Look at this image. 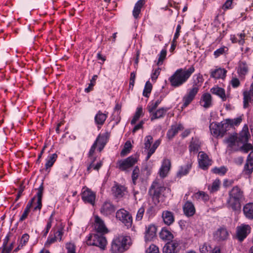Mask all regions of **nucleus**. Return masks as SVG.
<instances>
[{"label":"nucleus","mask_w":253,"mask_h":253,"mask_svg":"<svg viewBox=\"0 0 253 253\" xmlns=\"http://www.w3.org/2000/svg\"><path fill=\"white\" fill-rule=\"evenodd\" d=\"M204 102L203 105H202L204 108H208L212 105V97L210 93L206 92L203 94L201 96L200 103Z\"/></svg>","instance_id":"obj_33"},{"label":"nucleus","mask_w":253,"mask_h":253,"mask_svg":"<svg viewBox=\"0 0 253 253\" xmlns=\"http://www.w3.org/2000/svg\"><path fill=\"white\" fill-rule=\"evenodd\" d=\"M162 217L164 223L168 226L171 225L174 221L173 213L169 211L163 212Z\"/></svg>","instance_id":"obj_32"},{"label":"nucleus","mask_w":253,"mask_h":253,"mask_svg":"<svg viewBox=\"0 0 253 253\" xmlns=\"http://www.w3.org/2000/svg\"><path fill=\"white\" fill-rule=\"evenodd\" d=\"M167 53V49L165 48L161 50L160 54L158 55L159 58L157 63V65L160 66L163 64L164 60L166 58Z\"/></svg>","instance_id":"obj_45"},{"label":"nucleus","mask_w":253,"mask_h":253,"mask_svg":"<svg viewBox=\"0 0 253 253\" xmlns=\"http://www.w3.org/2000/svg\"><path fill=\"white\" fill-rule=\"evenodd\" d=\"M170 109V107H161L158 109L156 112H153L152 115L151 117V121H153L156 119L163 118L166 115L167 112Z\"/></svg>","instance_id":"obj_30"},{"label":"nucleus","mask_w":253,"mask_h":253,"mask_svg":"<svg viewBox=\"0 0 253 253\" xmlns=\"http://www.w3.org/2000/svg\"><path fill=\"white\" fill-rule=\"evenodd\" d=\"M57 158L58 155L56 153L52 154H49L46 159V163L44 168L40 169V171L41 172L45 171L48 174L50 171L51 168L53 166Z\"/></svg>","instance_id":"obj_16"},{"label":"nucleus","mask_w":253,"mask_h":253,"mask_svg":"<svg viewBox=\"0 0 253 253\" xmlns=\"http://www.w3.org/2000/svg\"><path fill=\"white\" fill-rule=\"evenodd\" d=\"M243 213L246 218L249 219H253V202H249L243 207Z\"/></svg>","instance_id":"obj_28"},{"label":"nucleus","mask_w":253,"mask_h":253,"mask_svg":"<svg viewBox=\"0 0 253 253\" xmlns=\"http://www.w3.org/2000/svg\"><path fill=\"white\" fill-rule=\"evenodd\" d=\"M200 148L201 144L199 143V139L197 137H195V139H194V138L192 137V140L189 145V149L190 152L197 153Z\"/></svg>","instance_id":"obj_35"},{"label":"nucleus","mask_w":253,"mask_h":253,"mask_svg":"<svg viewBox=\"0 0 253 253\" xmlns=\"http://www.w3.org/2000/svg\"><path fill=\"white\" fill-rule=\"evenodd\" d=\"M166 190L170 194L171 192L170 188L162 185L158 180L155 179L152 182L149 189L148 194L155 206L160 203V198L162 194L164 197H166L164 193V191Z\"/></svg>","instance_id":"obj_5"},{"label":"nucleus","mask_w":253,"mask_h":253,"mask_svg":"<svg viewBox=\"0 0 253 253\" xmlns=\"http://www.w3.org/2000/svg\"><path fill=\"white\" fill-rule=\"evenodd\" d=\"M128 238L123 235L114 237L111 244V253H123L128 250L130 246L129 243L127 242Z\"/></svg>","instance_id":"obj_6"},{"label":"nucleus","mask_w":253,"mask_h":253,"mask_svg":"<svg viewBox=\"0 0 253 253\" xmlns=\"http://www.w3.org/2000/svg\"><path fill=\"white\" fill-rule=\"evenodd\" d=\"M183 211L184 214L187 217H190L194 215L196 212L195 207L192 202L187 201L183 207Z\"/></svg>","instance_id":"obj_22"},{"label":"nucleus","mask_w":253,"mask_h":253,"mask_svg":"<svg viewBox=\"0 0 253 253\" xmlns=\"http://www.w3.org/2000/svg\"><path fill=\"white\" fill-rule=\"evenodd\" d=\"M251 135L249 131L248 126L247 124L244 125L242 130L239 132V136H237L238 142H248Z\"/></svg>","instance_id":"obj_19"},{"label":"nucleus","mask_w":253,"mask_h":253,"mask_svg":"<svg viewBox=\"0 0 253 253\" xmlns=\"http://www.w3.org/2000/svg\"><path fill=\"white\" fill-rule=\"evenodd\" d=\"M145 148L146 149H150L151 143H152L153 137L151 135L146 136L145 139Z\"/></svg>","instance_id":"obj_57"},{"label":"nucleus","mask_w":253,"mask_h":253,"mask_svg":"<svg viewBox=\"0 0 253 253\" xmlns=\"http://www.w3.org/2000/svg\"><path fill=\"white\" fill-rule=\"evenodd\" d=\"M192 163L191 161H188L185 166H181L177 172L175 178H181L182 176L187 175L192 168ZM176 178H175V181Z\"/></svg>","instance_id":"obj_25"},{"label":"nucleus","mask_w":253,"mask_h":253,"mask_svg":"<svg viewBox=\"0 0 253 253\" xmlns=\"http://www.w3.org/2000/svg\"><path fill=\"white\" fill-rule=\"evenodd\" d=\"M86 238V244L88 246L98 247L103 250H104L106 247L107 240L104 234L90 233Z\"/></svg>","instance_id":"obj_7"},{"label":"nucleus","mask_w":253,"mask_h":253,"mask_svg":"<svg viewBox=\"0 0 253 253\" xmlns=\"http://www.w3.org/2000/svg\"><path fill=\"white\" fill-rule=\"evenodd\" d=\"M81 195L82 199L84 203L90 204L92 206L95 205L96 194L90 189L86 186L83 187Z\"/></svg>","instance_id":"obj_11"},{"label":"nucleus","mask_w":253,"mask_h":253,"mask_svg":"<svg viewBox=\"0 0 253 253\" xmlns=\"http://www.w3.org/2000/svg\"><path fill=\"white\" fill-rule=\"evenodd\" d=\"M116 217L121 221L127 229L130 228L132 224V217L130 212L124 209L118 210L116 213Z\"/></svg>","instance_id":"obj_8"},{"label":"nucleus","mask_w":253,"mask_h":253,"mask_svg":"<svg viewBox=\"0 0 253 253\" xmlns=\"http://www.w3.org/2000/svg\"><path fill=\"white\" fill-rule=\"evenodd\" d=\"M144 115V112L143 111V107L142 106H139L136 108V110L135 114L131 120L130 123L131 124L134 125L136 122L141 117H143Z\"/></svg>","instance_id":"obj_36"},{"label":"nucleus","mask_w":253,"mask_h":253,"mask_svg":"<svg viewBox=\"0 0 253 253\" xmlns=\"http://www.w3.org/2000/svg\"><path fill=\"white\" fill-rule=\"evenodd\" d=\"M227 48L226 47L223 46L217 49L214 52V55L215 58L219 57L220 55L223 54L225 52V49Z\"/></svg>","instance_id":"obj_62"},{"label":"nucleus","mask_w":253,"mask_h":253,"mask_svg":"<svg viewBox=\"0 0 253 253\" xmlns=\"http://www.w3.org/2000/svg\"><path fill=\"white\" fill-rule=\"evenodd\" d=\"M220 24V21L219 19V14H218L215 16L213 21L211 23V25L212 26L213 28H217V31L218 28L219 27Z\"/></svg>","instance_id":"obj_61"},{"label":"nucleus","mask_w":253,"mask_h":253,"mask_svg":"<svg viewBox=\"0 0 253 253\" xmlns=\"http://www.w3.org/2000/svg\"><path fill=\"white\" fill-rule=\"evenodd\" d=\"M199 90V88L193 85L192 88H190L188 90L187 93L182 98L183 104L181 107L182 111L187 107L194 99Z\"/></svg>","instance_id":"obj_12"},{"label":"nucleus","mask_w":253,"mask_h":253,"mask_svg":"<svg viewBox=\"0 0 253 253\" xmlns=\"http://www.w3.org/2000/svg\"><path fill=\"white\" fill-rule=\"evenodd\" d=\"M146 252L148 253H160L158 247L154 244L151 245Z\"/></svg>","instance_id":"obj_58"},{"label":"nucleus","mask_w":253,"mask_h":253,"mask_svg":"<svg viewBox=\"0 0 253 253\" xmlns=\"http://www.w3.org/2000/svg\"><path fill=\"white\" fill-rule=\"evenodd\" d=\"M210 91L212 94L219 97L222 101H225L226 100L227 97L226 96L225 89L223 88L216 85L212 87L210 89Z\"/></svg>","instance_id":"obj_26"},{"label":"nucleus","mask_w":253,"mask_h":253,"mask_svg":"<svg viewBox=\"0 0 253 253\" xmlns=\"http://www.w3.org/2000/svg\"><path fill=\"white\" fill-rule=\"evenodd\" d=\"M121 113H113L112 115V120L115 121V123L114 125V126H116L118 125L121 120V117L120 115Z\"/></svg>","instance_id":"obj_55"},{"label":"nucleus","mask_w":253,"mask_h":253,"mask_svg":"<svg viewBox=\"0 0 253 253\" xmlns=\"http://www.w3.org/2000/svg\"><path fill=\"white\" fill-rule=\"evenodd\" d=\"M157 229L158 226L154 223L145 225V230L144 233L145 242L152 241L156 238Z\"/></svg>","instance_id":"obj_13"},{"label":"nucleus","mask_w":253,"mask_h":253,"mask_svg":"<svg viewBox=\"0 0 253 253\" xmlns=\"http://www.w3.org/2000/svg\"><path fill=\"white\" fill-rule=\"evenodd\" d=\"M170 161L167 159H164L159 170L160 175L163 178L166 177L170 169Z\"/></svg>","instance_id":"obj_23"},{"label":"nucleus","mask_w":253,"mask_h":253,"mask_svg":"<svg viewBox=\"0 0 253 253\" xmlns=\"http://www.w3.org/2000/svg\"><path fill=\"white\" fill-rule=\"evenodd\" d=\"M220 181L219 179H216L212 183L211 186H209L208 189L211 193H214L219 190L220 188Z\"/></svg>","instance_id":"obj_42"},{"label":"nucleus","mask_w":253,"mask_h":253,"mask_svg":"<svg viewBox=\"0 0 253 253\" xmlns=\"http://www.w3.org/2000/svg\"><path fill=\"white\" fill-rule=\"evenodd\" d=\"M98 78L97 75H94L90 81L88 86L84 89V91L86 93H89L93 90V87L96 84V81Z\"/></svg>","instance_id":"obj_43"},{"label":"nucleus","mask_w":253,"mask_h":253,"mask_svg":"<svg viewBox=\"0 0 253 253\" xmlns=\"http://www.w3.org/2000/svg\"><path fill=\"white\" fill-rule=\"evenodd\" d=\"M242 121V116H240L235 119H227L228 124H230V127L234 126H238Z\"/></svg>","instance_id":"obj_48"},{"label":"nucleus","mask_w":253,"mask_h":253,"mask_svg":"<svg viewBox=\"0 0 253 253\" xmlns=\"http://www.w3.org/2000/svg\"><path fill=\"white\" fill-rule=\"evenodd\" d=\"M96 58L98 60H100V61L98 62L100 65H102L104 62L106 60V57L105 55H103L101 53V51H99L98 52L96 55Z\"/></svg>","instance_id":"obj_60"},{"label":"nucleus","mask_w":253,"mask_h":253,"mask_svg":"<svg viewBox=\"0 0 253 253\" xmlns=\"http://www.w3.org/2000/svg\"><path fill=\"white\" fill-rule=\"evenodd\" d=\"M249 69L245 61H239L237 68V73L240 77H244L248 73Z\"/></svg>","instance_id":"obj_27"},{"label":"nucleus","mask_w":253,"mask_h":253,"mask_svg":"<svg viewBox=\"0 0 253 253\" xmlns=\"http://www.w3.org/2000/svg\"><path fill=\"white\" fill-rule=\"evenodd\" d=\"M243 145L240 147V149L244 153H248L249 151L251 150V153L253 154V145L248 142H243ZM253 154L252 155L253 156Z\"/></svg>","instance_id":"obj_46"},{"label":"nucleus","mask_w":253,"mask_h":253,"mask_svg":"<svg viewBox=\"0 0 253 253\" xmlns=\"http://www.w3.org/2000/svg\"><path fill=\"white\" fill-rule=\"evenodd\" d=\"M146 214L148 218L153 217L156 214L155 208L153 206H150L146 210Z\"/></svg>","instance_id":"obj_51"},{"label":"nucleus","mask_w":253,"mask_h":253,"mask_svg":"<svg viewBox=\"0 0 253 253\" xmlns=\"http://www.w3.org/2000/svg\"><path fill=\"white\" fill-rule=\"evenodd\" d=\"M230 84L233 88H237L240 85V82L237 78H232L230 81Z\"/></svg>","instance_id":"obj_64"},{"label":"nucleus","mask_w":253,"mask_h":253,"mask_svg":"<svg viewBox=\"0 0 253 253\" xmlns=\"http://www.w3.org/2000/svg\"><path fill=\"white\" fill-rule=\"evenodd\" d=\"M44 183L42 180L39 187L35 190H38L37 194L31 198L26 205L25 209L31 211V209L32 212L31 213L30 217H32L35 211H38L40 213L42 207V200L44 192Z\"/></svg>","instance_id":"obj_3"},{"label":"nucleus","mask_w":253,"mask_h":253,"mask_svg":"<svg viewBox=\"0 0 253 253\" xmlns=\"http://www.w3.org/2000/svg\"><path fill=\"white\" fill-rule=\"evenodd\" d=\"M108 112L105 111L103 113L100 110L98 111L94 117L95 123L97 125L102 126L108 117Z\"/></svg>","instance_id":"obj_29"},{"label":"nucleus","mask_w":253,"mask_h":253,"mask_svg":"<svg viewBox=\"0 0 253 253\" xmlns=\"http://www.w3.org/2000/svg\"><path fill=\"white\" fill-rule=\"evenodd\" d=\"M183 129L184 127L181 124L171 126L170 128L167 131V138L169 140H171L177 134L178 131L182 130Z\"/></svg>","instance_id":"obj_21"},{"label":"nucleus","mask_w":253,"mask_h":253,"mask_svg":"<svg viewBox=\"0 0 253 253\" xmlns=\"http://www.w3.org/2000/svg\"><path fill=\"white\" fill-rule=\"evenodd\" d=\"M244 197V192L239 186H235L229 191V197L227 203L233 211H240L241 202Z\"/></svg>","instance_id":"obj_4"},{"label":"nucleus","mask_w":253,"mask_h":253,"mask_svg":"<svg viewBox=\"0 0 253 253\" xmlns=\"http://www.w3.org/2000/svg\"><path fill=\"white\" fill-rule=\"evenodd\" d=\"M201 153L199 159V166L200 168L203 170H207L208 169L210 166L211 165V160L210 159L209 156L204 152H200L199 154Z\"/></svg>","instance_id":"obj_18"},{"label":"nucleus","mask_w":253,"mask_h":253,"mask_svg":"<svg viewBox=\"0 0 253 253\" xmlns=\"http://www.w3.org/2000/svg\"><path fill=\"white\" fill-rule=\"evenodd\" d=\"M169 245L168 242L165 245L163 248V253H176L175 252L172 251Z\"/></svg>","instance_id":"obj_63"},{"label":"nucleus","mask_w":253,"mask_h":253,"mask_svg":"<svg viewBox=\"0 0 253 253\" xmlns=\"http://www.w3.org/2000/svg\"><path fill=\"white\" fill-rule=\"evenodd\" d=\"M237 135L238 133L237 132H234L233 134H231L229 137L227 138V141L229 143V145L230 147H233L235 145L236 141L237 142Z\"/></svg>","instance_id":"obj_47"},{"label":"nucleus","mask_w":253,"mask_h":253,"mask_svg":"<svg viewBox=\"0 0 253 253\" xmlns=\"http://www.w3.org/2000/svg\"><path fill=\"white\" fill-rule=\"evenodd\" d=\"M209 127L211 133L214 137H217L219 136L221 137L220 124L217 123L216 122H213L210 124Z\"/></svg>","instance_id":"obj_31"},{"label":"nucleus","mask_w":253,"mask_h":253,"mask_svg":"<svg viewBox=\"0 0 253 253\" xmlns=\"http://www.w3.org/2000/svg\"><path fill=\"white\" fill-rule=\"evenodd\" d=\"M234 0H226L225 3L222 5V8L226 10L233 8L232 3Z\"/></svg>","instance_id":"obj_56"},{"label":"nucleus","mask_w":253,"mask_h":253,"mask_svg":"<svg viewBox=\"0 0 253 253\" xmlns=\"http://www.w3.org/2000/svg\"><path fill=\"white\" fill-rule=\"evenodd\" d=\"M227 70L224 68H218L216 69H211L210 71L211 78L215 80L219 79H224L226 76Z\"/></svg>","instance_id":"obj_20"},{"label":"nucleus","mask_w":253,"mask_h":253,"mask_svg":"<svg viewBox=\"0 0 253 253\" xmlns=\"http://www.w3.org/2000/svg\"><path fill=\"white\" fill-rule=\"evenodd\" d=\"M228 169L225 166H221L220 168L215 167L211 169L213 173L218 174L220 175H224L227 172Z\"/></svg>","instance_id":"obj_44"},{"label":"nucleus","mask_w":253,"mask_h":253,"mask_svg":"<svg viewBox=\"0 0 253 253\" xmlns=\"http://www.w3.org/2000/svg\"><path fill=\"white\" fill-rule=\"evenodd\" d=\"M94 227L98 233L104 234L108 232L104 221L97 215L94 216Z\"/></svg>","instance_id":"obj_17"},{"label":"nucleus","mask_w":253,"mask_h":253,"mask_svg":"<svg viewBox=\"0 0 253 253\" xmlns=\"http://www.w3.org/2000/svg\"><path fill=\"white\" fill-rule=\"evenodd\" d=\"M251 227L248 224H242L236 227V239L242 243L251 232Z\"/></svg>","instance_id":"obj_10"},{"label":"nucleus","mask_w":253,"mask_h":253,"mask_svg":"<svg viewBox=\"0 0 253 253\" xmlns=\"http://www.w3.org/2000/svg\"><path fill=\"white\" fill-rule=\"evenodd\" d=\"M103 163L102 160H100L95 165H92V163H89L87 167L86 172L84 173L85 175L89 174L92 171V169L94 170L99 171L100 169L103 166Z\"/></svg>","instance_id":"obj_37"},{"label":"nucleus","mask_w":253,"mask_h":253,"mask_svg":"<svg viewBox=\"0 0 253 253\" xmlns=\"http://www.w3.org/2000/svg\"><path fill=\"white\" fill-rule=\"evenodd\" d=\"M137 161L138 159L131 155L126 159L118 160L116 163V168L121 171H126L133 167Z\"/></svg>","instance_id":"obj_9"},{"label":"nucleus","mask_w":253,"mask_h":253,"mask_svg":"<svg viewBox=\"0 0 253 253\" xmlns=\"http://www.w3.org/2000/svg\"><path fill=\"white\" fill-rule=\"evenodd\" d=\"M204 82L203 76L200 73L197 75L196 79L194 81L193 85L197 87L198 88L201 86Z\"/></svg>","instance_id":"obj_49"},{"label":"nucleus","mask_w":253,"mask_h":253,"mask_svg":"<svg viewBox=\"0 0 253 253\" xmlns=\"http://www.w3.org/2000/svg\"><path fill=\"white\" fill-rule=\"evenodd\" d=\"M126 190V188L121 185L117 184L113 186L112 191L114 196L116 198H122L124 196V192Z\"/></svg>","instance_id":"obj_34"},{"label":"nucleus","mask_w":253,"mask_h":253,"mask_svg":"<svg viewBox=\"0 0 253 253\" xmlns=\"http://www.w3.org/2000/svg\"><path fill=\"white\" fill-rule=\"evenodd\" d=\"M159 236L162 240L168 242L172 240L174 238L173 235L167 227H164L162 228L159 233Z\"/></svg>","instance_id":"obj_24"},{"label":"nucleus","mask_w":253,"mask_h":253,"mask_svg":"<svg viewBox=\"0 0 253 253\" xmlns=\"http://www.w3.org/2000/svg\"><path fill=\"white\" fill-rule=\"evenodd\" d=\"M110 134L106 131L103 133H99L91 145L87 154V158L90 160L89 163L95 165L94 162L97 160L95 150L100 153L104 148L109 141Z\"/></svg>","instance_id":"obj_1"},{"label":"nucleus","mask_w":253,"mask_h":253,"mask_svg":"<svg viewBox=\"0 0 253 253\" xmlns=\"http://www.w3.org/2000/svg\"><path fill=\"white\" fill-rule=\"evenodd\" d=\"M116 210V207L112 202L110 200H106L102 204L100 209V212L104 216H109L113 214Z\"/></svg>","instance_id":"obj_14"},{"label":"nucleus","mask_w":253,"mask_h":253,"mask_svg":"<svg viewBox=\"0 0 253 253\" xmlns=\"http://www.w3.org/2000/svg\"><path fill=\"white\" fill-rule=\"evenodd\" d=\"M65 248L67 251V253H76V245L74 243L68 242L65 244Z\"/></svg>","instance_id":"obj_50"},{"label":"nucleus","mask_w":253,"mask_h":253,"mask_svg":"<svg viewBox=\"0 0 253 253\" xmlns=\"http://www.w3.org/2000/svg\"><path fill=\"white\" fill-rule=\"evenodd\" d=\"M168 243H169V246L173 252H175L176 253H179L181 248L179 246L180 245V241L179 240L177 239H173L171 241L168 242Z\"/></svg>","instance_id":"obj_39"},{"label":"nucleus","mask_w":253,"mask_h":253,"mask_svg":"<svg viewBox=\"0 0 253 253\" xmlns=\"http://www.w3.org/2000/svg\"><path fill=\"white\" fill-rule=\"evenodd\" d=\"M152 87H153L152 84L150 82V81H147L145 84V87H144V88L143 91V93H142L144 97L148 98L149 97L151 92L152 91Z\"/></svg>","instance_id":"obj_41"},{"label":"nucleus","mask_w":253,"mask_h":253,"mask_svg":"<svg viewBox=\"0 0 253 253\" xmlns=\"http://www.w3.org/2000/svg\"><path fill=\"white\" fill-rule=\"evenodd\" d=\"M132 148V145L129 140L126 141L124 146L123 149L120 153V156L122 157L126 156L128 154Z\"/></svg>","instance_id":"obj_38"},{"label":"nucleus","mask_w":253,"mask_h":253,"mask_svg":"<svg viewBox=\"0 0 253 253\" xmlns=\"http://www.w3.org/2000/svg\"><path fill=\"white\" fill-rule=\"evenodd\" d=\"M162 100L163 98L162 96H160V98L156 100L155 102L154 103L153 101H151L147 107L149 112L150 113L153 112V111L157 108Z\"/></svg>","instance_id":"obj_40"},{"label":"nucleus","mask_w":253,"mask_h":253,"mask_svg":"<svg viewBox=\"0 0 253 253\" xmlns=\"http://www.w3.org/2000/svg\"><path fill=\"white\" fill-rule=\"evenodd\" d=\"M229 236V232L225 225L220 226L213 233L214 239L218 241H224L227 240Z\"/></svg>","instance_id":"obj_15"},{"label":"nucleus","mask_w":253,"mask_h":253,"mask_svg":"<svg viewBox=\"0 0 253 253\" xmlns=\"http://www.w3.org/2000/svg\"><path fill=\"white\" fill-rule=\"evenodd\" d=\"M30 212V211L25 209L22 214L19 218V222H22L24 220H25L26 218H27L28 215H30L31 214Z\"/></svg>","instance_id":"obj_59"},{"label":"nucleus","mask_w":253,"mask_h":253,"mask_svg":"<svg viewBox=\"0 0 253 253\" xmlns=\"http://www.w3.org/2000/svg\"><path fill=\"white\" fill-rule=\"evenodd\" d=\"M230 126V124H228L227 121V119L225 120V122L222 123V122L220 123V126L221 130V137H223L227 131V128L229 126Z\"/></svg>","instance_id":"obj_52"},{"label":"nucleus","mask_w":253,"mask_h":253,"mask_svg":"<svg viewBox=\"0 0 253 253\" xmlns=\"http://www.w3.org/2000/svg\"><path fill=\"white\" fill-rule=\"evenodd\" d=\"M194 71V65L191 66L187 70L186 68L178 69L169 79L170 85L175 88L181 86L188 80Z\"/></svg>","instance_id":"obj_2"},{"label":"nucleus","mask_w":253,"mask_h":253,"mask_svg":"<svg viewBox=\"0 0 253 253\" xmlns=\"http://www.w3.org/2000/svg\"><path fill=\"white\" fill-rule=\"evenodd\" d=\"M145 212V209L144 207H141L137 211V213L136 216V220L140 221L143 218L144 213Z\"/></svg>","instance_id":"obj_54"},{"label":"nucleus","mask_w":253,"mask_h":253,"mask_svg":"<svg viewBox=\"0 0 253 253\" xmlns=\"http://www.w3.org/2000/svg\"><path fill=\"white\" fill-rule=\"evenodd\" d=\"M211 248V246L208 245L207 243H205L202 246H200V253H209Z\"/></svg>","instance_id":"obj_53"}]
</instances>
